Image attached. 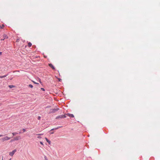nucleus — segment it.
Masks as SVG:
<instances>
[{
	"mask_svg": "<svg viewBox=\"0 0 160 160\" xmlns=\"http://www.w3.org/2000/svg\"><path fill=\"white\" fill-rule=\"evenodd\" d=\"M21 138L20 136H17L16 137H12V139L11 140V142L14 141L18 140Z\"/></svg>",
	"mask_w": 160,
	"mask_h": 160,
	"instance_id": "nucleus-1",
	"label": "nucleus"
},
{
	"mask_svg": "<svg viewBox=\"0 0 160 160\" xmlns=\"http://www.w3.org/2000/svg\"><path fill=\"white\" fill-rule=\"evenodd\" d=\"M59 110L58 108H56L54 109H51L50 113H54Z\"/></svg>",
	"mask_w": 160,
	"mask_h": 160,
	"instance_id": "nucleus-2",
	"label": "nucleus"
},
{
	"mask_svg": "<svg viewBox=\"0 0 160 160\" xmlns=\"http://www.w3.org/2000/svg\"><path fill=\"white\" fill-rule=\"evenodd\" d=\"M66 117V116L65 115H62L58 116L57 117H56V119H58L59 118H65Z\"/></svg>",
	"mask_w": 160,
	"mask_h": 160,
	"instance_id": "nucleus-3",
	"label": "nucleus"
},
{
	"mask_svg": "<svg viewBox=\"0 0 160 160\" xmlns=\"http://www.w3.org/2000/svg\"><path fill=\"white\" fill-rule=\"evenodd\" d=\"M2 140L3 141H4L5 140H7L9 139V138L8 137H5L3 138L2 139Z\"/></svg>",
	"mask_w": 160,
	"mask_h": 160,
	"instance_id": "nucleus-4",
	"label": "nucleus"
},
{
	"mask_svg": "<svg viewBox=\"0 0 160 160\" xmlns=\"http://www.w3.org/2000/svg\"><path fill=\"white\" fill-rule=\"evenodd\" d=\"M49 66L53 70H54L55 69V68L54 66L51 63L49 64H48Z\"/></svg>",
	"mask_w": 160,
	"mask_h": 160,
	"instance_id": "nucleus-5",
	"label": "nucleus"
},
{
	"mask_svg": "<svg viewBox=\"0 0 160 160\" xmlns=\"http://www.w3.org/2000/svg\"><path fill=\"white\" fill-rule=\"evenodd\" d=\"M67 115L70 117H71V118H73L74 117V116L73 115V114H70V113H68Z\"/></svg>",
	"mask_w": 160,
	"mask_h": 160,
	"instance_id": "nucleus-6",
	"label": "nucleus"
},
{
	"mask_svg": "<svg viewBox=\"0 0 160 160\" xmlns=\"http://www.w3.org/2000/svg\"><path fill=\"white\" fill-rule=\"evenodd\" d=\"M16 152V149H15L14 150L12 151V152H11V156H12Z\"/></svg>",
	"mask_w": 160,
	"mask_h": 160,
	"instance_id": "nucleus-7",
	"label": "nucleus"
},
{
	"mask_svg": "<svg viewBox=\"0 0 160 160\" xmlns=\"http://www.w3.org/2000/svg\"><path fill=\"white\" fill-rule=\"evenodd\" d=\"M45 139L46 140L47 142L49 144H50L51 141H49L47 138H45Z\"/></svg>",
	"mask_w": 160,
	"mask_h": 160,
	"instance_id": "nucleus-8",
	"label": "nucleus"
},
{
	"mask_svg": "<svg viewBox=\"0 0 160 160\" xmlns=\"http://www.w3.org/2000/svg\"><path fill=\"white\" fill-rule=\"evenodd\" d=\"M32 45V43L30 42H29L28 43V47H30Z\"/></svg>",
	"mask_w": 160,
	"mask_h": 160,
	"instance_id": "nucleus-9",
	"label": "nucleus"
},
{
	"mask_svg": "<svg viewBox=\"0 0 160 160\" xmlns=\"http://www.w3.org/2000/svg\"><path fill=\"white\" fill-rule=\"evenodd\" d=\"M4 27V25L3 24H2V25L0 26V28H2Z\"/></svg>",
	"mask_w": 160,
	"mask_h": 160,
	"instance_id": "nucleus-10",
	"label": "nucleus"
},
{
	"mask_svg": "<svg viewBox=\"0 0 160 160\" xmlns=\"http://www.w3.org/2000/svg\"><path fill=\"white\" fill-rule=\"evenodd\" d=\"M12 134L13 136H15L18 134V133H17V132L12 133Z\"/></svg>",
	"mask_w": 160,
	"mask_h": 160,
	"instance_id": "nucleus-11",
	"label": "nucleus"
},
{
	"mask_svg": "<svg viewBox=\"0 0 160 160\" xmlns=\"http://www.w3.org/2000/svg\"><path fill=\"white\" fill-rule=\"evenodd\" d=\"M60 127H58V128H53V129H52L51 130V131H52V130H54V129H58L59 128H60Z\"/></svg>",
	"mask_w": 160,
	"mask_h": 160,
	"instance_id": "nucleus-12",
	"label": "nucleus"
},
{
	"mask_svg": "<svg viewBox=\"0 0 160 160\" xmlns=\"http://www.w3.org/2000/svg\"><path fill=\"white\" fill-rule=\"evenodd\" d=\"M6 75H4L3 76H0V78H3L6 77Z\"/></svg>",
	"mask_w": 160,
	"mask_h": 160,
	"instance_id": "nucleus-13",
	"label": "nucleus"
},
{
	"mask_svg": "<svg viewBox=\"0 0 160 160\" xmlns=\"http://www.w3.org/2000/svg\"><path fill=\"white\" fill-rule=\"evenodd\" d=\"M29 87L31 88H32L33 87V86L31 84H29Z\"/></svg>",
	"mask_w": 160,
	"mask_h": 160,
	"instance_id": "nucleus-14",
	"label": "nucleus"
},
{
	"mask_svg": "<svg viewBox=\"0 0 160 160\" xmlns=\"http://www.w3.org/2000/svg\"><path fill=\"white\" fill-rule=\"evenodd\" d=\"M58 79L59 82H61L62 81V79L60 78H58Z\"/></svg>",
	"mask_w": 160,
	"mask_h": 160,
	"instance_id": "nucleus-15",
	"label": "nucleus"
},
{
	"mask_svg": "<svg viewBox=\"0 0 160 160\" xmlns=\"http://www.w3.org/2000/svg\"><path fill=\"white\" fill-rule=\"evenodd\" d=\"M32 81V82H33L34 83H35V84H39L38 83H37V82H35V81Z\"/></svg>",
	"mask_w": 160,
	"mask_h": 160,
	"instance_id": "nucleus-16",
	"label": "nucleus"
},
{
	"mask_svg": "<svg viewBox=\"0 0 160 160\" xmlns=\"http://www.w3.org/2000/svg\"><path fill=\"white\" fill-rule=\"evenodd\" d=\"M41 89L43 91H45V89L43 88H41Z\"/></svg>",
	"mask_w": 160,
	"mask_h": 160,
	"instance_id": "nucleus-17",
	"label": "nucleus"
},
{
	"mask_svg": "<svg viewBox=\"0 0 160 160\" xmlns=\"http://www.w3.org/2000/svg\"><path fill=\"white\" fill-rule=\"evenodd\" d=\"M22 131H23L24 132H25L26 131V130L25 129H22Z\"/></svg>",
	"mask_w": 160,
	"mask_h": 160,
	"instance_id": "nucleus-18",
	"label": "nucleus"
},
{
	"mask_svg": "<svg viewBox=\"0 0 160 160\" xmlns=\"http://www.w3.org/2000/svg\"><path fill=\"white\" fill-rule=\"evenodd\" d=\"M41 118V117L40 116H38V120H40Z\"/></svg>",
	"mask_w": 160,
	"mask_h": 160,
	"instance_id": "nucleus-19",
	"label": "nucleus"
},
{
	"mask_svg": "<svg viewBox=\"0 0 160 160\" xmlns=\"http://www.w3.org/2000/svg\"><path fill=\"white\" fill-rule=\"evenodd\" d=\"M14 87V86H13V85H11V88H13V87Z\"/></svg>",
	"mask_w": 160,
	"mask_h": 160,
	"instance_id": "nucleus-20",
	"label": "nucleus"
},
{
	"mask_svg": "<svg viewBox=\"0 0 160 160\" xmlns=\"http://www.w3.org/2000/svg\"><path fill=\"white\" fill-rule=\"evenodd\" d=\"M19 39H18L17 40V41H16V42H19Z\"/></svg>",
	"mask_w": 160,
	"mask_h": 160,
	"instance_id": "nucleus-21",
	"label": "nucleus"
},
{
	"mask_svg": "<svg viewBox=\"0 0 160 160\" xmlns=\"http://www.w3.org/2000/svg\"><path fill=\"white\" fill-rule=\"evenodd\" d=\"M40 142V143L42 145H43V144L42 142Z\"/></svg>",
	"mask_w": 160,
	"mask_h": 160,
	"instance_id": "nucleus-22",
	"label": "nucleus"
},
{
	"mask_svg": "<svg viewBox=\"0 0 160 160\" xmlns=\"http://www.w3.org/2000/svg\"><path fill=\"white\" fill-rule=\"evenodd\" d=\"M37 138H41V137L40 136H38V137H37Z\"/></svg>",
	"mask_w": 160,
	"mask_h": 160,
	"instance_id": "nucleus-23",
	"label": "nucleus"
},
{
	"mask_svg": "<svg viewBox=\"0 0 160 160\" xmlns=\"http://www.w3.org/2000/svg\"><path fill=\"white\" fill-rule=\"evenodd\" d=\"M43 134H37V135H42Z\"/></svg>",
	"mask_w": 160,
	"mask_h": 160,
	"instance_id": "nucleus-24",
	"label": "nucleus"
},
{
	"mask_svg": "<svg viewBox=\"0 0 160 160\" xmlns=\"http://www.w3.org/2000/svg\"><path fill=\"white\" fill-rule=\"evenodd\" d=\"M2 53V52H0V55H1Z\"/></svg>",
	"mask_w": 160,
	"mask_h": 160,
	"instance_id": "nucleus-25",
	"label": "nucleus"
},
{
	"mask_svg": "<svg viewBox=\"0 0 160 160\" xmlns=\"http://www.w3.org/2000/svg\"><path fill=\"white\" fill-rule=\"evenodd\" d=\"M53 133H54L53 132H51V134H53Z\"/></svg>",
	"mask_w": 160,
	"mask_h": 160,
	"instance_id": "nucleus-26",
	"label": "nucleus"
},
{
	"mask_svg": "<svg viewBox=\"0 0 160 160\" xmlns=\"http://www.w3.org/2000/svg\"><path fill=\"white\" fill-rule=\"evenodd\" d=\"M45 160H48V159L47 158H45Z\"/></svg>",
	"mask_w": 160,
	"mask_h": 160,
	"instance_id": "nucleus-27",
	"label": "nucleus"
},
{
	"mask_svg": "<svg viewBox=\"0 0 160 160\" xmlns=\"http://www.w3.org/2000/svg\"><path fill=\"white\" fill-rule=\"evenodd\" d=\"M39 82H40L41 83V81H39Z\"/></svg>",
	"mask_w": 160,
	"mask_h": 160,
	"instance_id": "nucleus-28",
	"label": "nucleus"
},
{
	"mask_svg": "<svg viewBox=\"0 0 160 160\" xmlns=\"http://www.w3.org/2000/svg\"><path fill=\"white\" fill-rule=\"evenodd\" d=\"M9 87L10 88V85L9 86Z\"/></svg>",
	"mask_w": 160,
	"mask_h": 160,
	"instance_id": "nucleus-29",
	"label": "nucleus"
},
{
	"mask_svg": "<svg viewBox=\"0 0 160 160\" xmlns=\"http://www.w3.org/2000/svg\"><path fill=\"white\" fill-rule=\"evenodd\" d=\"M9 160H10V159H9Z\"/></svg>",
	"mask_w": 160,
	"mask_h": 160,
	"instance_id": "nucleus-30",
	"label": "nucleus"
}]
</instances>
